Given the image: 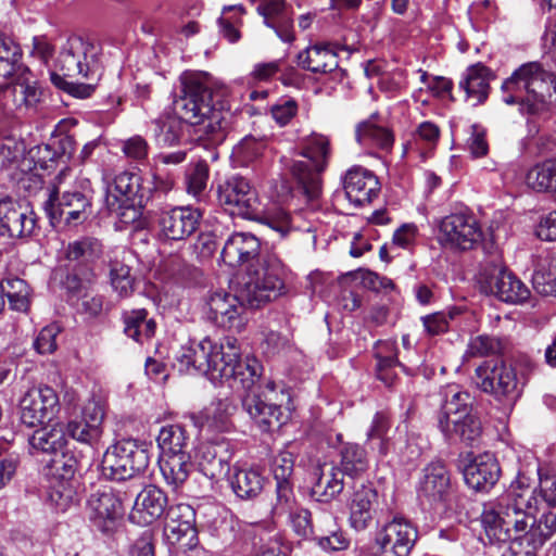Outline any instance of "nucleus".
Masks as SVG:
<instances>
[{"instance_id": "1", "label": "nucleus", "mask_w": 556, "mask_h": 556, "mask_svg": "<svg viewBox=\"0 0 556 556\" xmlns=\"http://www.w3.org/2000/svg\"><path fill=\"white\" fill-rule=\"evenodd\" d=\"M535 493L529 478L519 473L504 495L484 506L481 522L491 541H511L515 552L516 545L526 544L525 555L535 556L536 549L543 546L536 544V534L540 530L545 533V527L536 520L539 500Z\"/></svg>"}, {"instance_id": "2", "label": "nucleus", "mask_w": 556, "mask_h": 556, "mask_svg": "<svg viewBox=\"0 0 556 556\" xmlns=\"http://www.w3.org/2000/svg\"><path fill=\"white\" fill-rule=\"evenodd\" d=\"M174 109L180 121L194 127L197 139L204 144L222 143L230 129L231 113L216 99L207 74L185 73L180 77Z\"/></svg>"}, {"instance_id": "3", "label": "nucleus", "mask_w": 556, "mask_h": 556, "mask_svg": "<svg viewBox=\"0 0 556 556\" xmlns=\"http://www.w3.org/2000/svg\"><path fill=\"white\" fill-rule=\"evenodd\" d=\"M502 89L507 93L504 102L518 103L523 114L541 116L556 106V74L538 62L517 68L503 83Z\"/></svg>"}, {"instance_id": "4", "label": "nucleus", "mask_w": 556, "mask_h": 556, "mask_svg": "<svg viewBox=\"0 0 556 556\" xmlns=\"http://www.w3.org/2000/svg\"><path fill=\"white\" fill-rule=\"evenodd\" d=\"M300 155L306 160L293 161L292 178L307 202H316L323 192L321 173L331 154L330 139L318 132L304 137L300 143Z\"/></svg>"}, {"instance_id": "5", "label": "nucleus", "mask_w": 556, "mask_h": 556, "mask_svg": "<svg viewBox=\"0 0 556 556\" xmlns=\"http://www.w3.org/2000/svg\"><path fill=\"white\" fill-rule=\"evenodd\" d=\"M281 273L282 266L277 261L265 262L257 267L250 265L238 287L241 304L260 308L282 295L286 285Z\"/></svg>"}, {"instance_id": "6", "label": "nucleus", "mask_w": 556, "mask_h": 556, "mask_svg": "<svg viewBox=\"0 0 556 556\" xmlns=\"http://www.w3.org/2000/svg\"><path fill=\"white\" fill-rule=\"evenodd\" d=\"M101 46L78 35H71L62 45L56 62L60 73L70 78L99 80L102 75Z\"/></svg>"}, {"instance_id": "7", "label": "nucleus", "mask_w": 556, "mask_h": 556, "mask_svg": "<svg viewBox=\"0 0 556 556\" xmlns=\"http://www.w3.org/2000/svg\"><path fill=\"white\" fill-rule=\"evenodd\" d=\"M228 338L226 337L220 343H215L206 337L199 342H190L181 346L175 356L177 364L174 366H177L180 372L193 370L217 381L220 375L230 372V369L225 367Z\"/></svg>"}, {"instance_id": "8", "label": "nucleus", "mask_w": 556, "mask_h": 556, "mask_svg": "<svg viewBox=\"0 0 556 556\" xmlns=\"http://www.w3.org/2000/svg\"><path fill=\"white\" fill-rule=\"evenodd\" d=\"M290 400L289 390L283 384L266 380L262 391L247 393L242 397V407L255 425L267 432L281 426V407Z\"/></svg>"}, {"instance_id": "9", "label": "nucleus", "mask_w": 556, "mask_h": 556, "mask_svg": "<svg viewBox=\"0 0 556 556\" xmlns=\"http://www.w3.org/2000/svg\"><path fill=\"white\" fill-rule=\"evenodd\" d=\"M149 455L134 440H122L106 450L101 462L102 475L114 481H125L142 472Z\"/></svg>"}, {"instance_id": "10", "label": "nucleus", "mask_w": 556, "mask_h": 556, "mask_svg": "<svg viewBox=\"0 0 556 556\" xmlns=\"http://www.w3.org/2000/svg\"><path fill=\"white\" fill-rule=\"evenodd\" d=\"M482 239V228L472 213H452L440 222L438 240L446 249L469 251L478 247Z\"/></svg>"}, {"instance_id": "11", "label": "nucleus", "mask_w": 556, "mask_h": 556, "mask_svg": "<svg viewBox=\"0 0 556 556\" xmlns=\"http://www.w3.org/2000/svg\"><path fill=\"white\" fill-rule=\"evenodd\" d=\"M480 282L489 293L505 303L519 304L530 296L529 288L511 270L494 261L481 269Z\"/></svg>"}, {"instance_id": "12", "label": "nucleus", "mask_w": 556, "mask_h": 556, "mask_svg": "<svg viewBox=\"0 0 556 556\" xmlns=\"http://www.w3.org/2000/svg\"><path fill=\"white\" fill-rule=\"evenodd\" d=\"M217 197L219 204L229 210L231 214L256 219L262 213L257 192L244 177L231 176L219 184Z\"/></svg>"}, {"instance_id": "13", "label": "nucleus", "mask_w": 556, "mask_h": 556, "mask_svg": "<svg viewBox=\"0 0 556 556\" xmlns=\"http://www.w3.org/2000/svg\"><path fill=\"white\" fill-rule=\"evenodd\" d=\"M90 207L89 193L76 188L63 191L61 194L55 190L45 205V210L54 227L61 223L65 225L84 223L90 214Z\"/></svg>"}, {"instance_id": "14", "label": "nucleus", "mask_w": 556, "mask_h": 556, "mask_svg": "<svg viewBox=\"0 0 556 556\" xmlns=\"http://www.w3.org/2000/svg\"><path fill=\"white\" fill-rule=\"evenodd\" d=\"M226 346H228V352L226 353L225 367H228L230 372L220 375L218 380L231 379L245 390L247 393L262 391L266 380H271L263 376V365L254 357H247L244 361H241L240 349L236 338H228Z\"/></svg>"}, {"instance_id": "15", "label": "nucleus", "mask_w": 556, "mask_h": 556, "mask_svg": "<svg viewBox=\"0 0 556 556\" xmlns=\"http://www.w3.org/2000/svg\"><path fill=\"white\" fill-rule=\"evenodd\" d=\"M475 382L497 400L515 399L519 394L516 370L503 361H485L476 368Z\"/></svg>"}, {"instance_id": "16", "label": "nucleus", "mask_w": 556, "mask_h": 556, "mask_svg": "<svg viewBox=\"0 0 556 556\" xmlns=\"http://www.w3.org/2000/svg\"><path fill=\"white\" fill-rule=\"evenodd\" d=\"M417 540L416 528L402 517H394L375 535L379 556H408Z\"/></svg>"}, {"instance_id": "17", "label": "nucleus", "mask_w": 556, "mask_h": 556, "mask_svg": "<svg viewBox=\"0 0 556 556\" xmlns=\"http://www.w3.org/2000/svg\"><path fill=\"white\" fill-rule=\"evenodd\" d=\"M37 216L29 204L5 197L0 200V235L11 239L31 237Z\"/></svg>"}, {"instance_id": "18", "label": "nucleus", "mask_w": 556, "mask_h": 556, "mask_svg": "<svg viewBox=\"0 0 556 556\" xmlns=\"http://www.w3.org/2000/svg\"><path fill=\"white\" fill-rule=\"evenodd\" d=\"M202 220V212L192 206L164 210L157 217L159 237L164 241H184L192 236Z\"/></svg>"}, {"instance_id": "19", "label": "nucleus", "mask_w": 556, "mask_h": 556, "mask_svg": "<svg viewBox=\"0 0 556 556\" xmlns=\"http://www.w3.org/2000/svg\"><path fill=\"white\" fill-rule=\"evenodd\" d=\"M59 406L54 389L41 386L29 389L20 401L21 421L27 427H37L49 421Z\"/></svg>"}, {"instance_id": "20", "label": "nucleus", "mask_w": 556, "mask_h": 556, "mask_svg": "<svg viewBox=\"0 0 556 556\" xmlns=\"http://www.w3.org/2000/svg\"><path fill=\"white\" fill-rule=\"evenodd\" d=\"M88 518L98 531L113 533L124 515L122 501L112 490L92 493L87 503Z\"/></svg>"}, {"instance_id": "21", "label": "nucleus", "mask_w": 556, "mask_h": 556, "mask_svg": "<svg viewBox=\"0 0 556 556\" xmlns=\"http://www.w3.org/2000/svg\"><path fill=\"white\" fill-rule=\"evenodd\" d=\"M205 306L207 318L218 327L236 331L243 329L242 313L245 305L241 304L239 290H237V294L225 291L212 292L206 299Z\"/></svg>"}, {"instance_id": "22", "label": "nucleus", "mask_w": 556, "mask_h": 556, "mask_svg": "<svg viewBox=\"0 0 556 556\" xmlns=\"http://www.w3.org/2000/svg\"><path fill=\"white\" fill-rule=\"evenodd\" d=\"M418 497L430 506L446 503L453 492L451 475L442 462L428 464L418 485Z\"/></svg>"}, {"instance_id": "23", "label": "nucleus", "mask_w": 556, "mask_h": 556, "mask_svg": "<svg viewBox=\"0 0 556 556\" xmlns=\"http://www.w3.org/2000/svg\"><path fill=\"white\" fill-rule=\"evenodd\" d=\"M233 448L226 439L202 443L198 452L200 471L212 480H220L228 476Z\"/></svg>"}, {"instance_id": "24", "label": "nucleus", "mask_w": 556, "mask_h": 556, "mask_svg": "<svg viewBox=\"0 0 556 556\" xmlns=\"http://www.w3.org/2000/svg\"><path fill=\"white\" fill-rule=\"evenodd\" d=\"M343 188L349 201L357 206L368 204L380 191L377 176L363 166H353L343 177Z\"/></svg>"}, {"instance_id": "25", "label": "nucleus", "mask_w": 556, "mask_h": 556, "mask_svg": "<svg viewBox=\"0 0 556 556\" xmlns=\"http://www.w3.org/2000/svg\"><path fill=\"white\" fill-rule=\"evenodd\" d=\"M261 242L251 232H233L224 243L220 257L224 264L236 268L260 256Z\"/></svg>"}, {"instance_id": "26", "label": "nucleus", "mask_w": 556, "mask_h": 556, "mask_svg": "<svg viewBox=\"0 0 556 556\" xmlns=\"http://www.w3.org/2000/svg\"><path fill=\"white\" fill-rule=\"evenodd\" d=\"M379 495L371 485L361 484L352 494L349 509L350 526L356 531L366 530L372 522Z\"/></svg>"}, {"instance_id": "27", "label": "nucleus", "mask_w": 556, "mask_h": 556, "mask_svg": "<svg viewBox=\"0 0 556 556\" xmlns=\"http://www.w3.org/2000/svg\"><path fill=\"white\" fill-rule=\"evenodd\" d=\"M9 83L7 94L12 98V103H2L4 117H12L23 110L35 109L41 101L42 90L37 81L30 80L27 75L18 76Z\"/></svg>"}, {"instance_id": "28", "label": "nucleus", "mask_w": 556, "mask_h": 556, "mask_svg": "<svg viewBox=\"0 0 556 556\" xmlns=\"http://www.w3.org/2000/svg\"><path fill=\"white\" fill-rule=\"evenodd\" d=\"M168 498L161 489L149 485L137 495L129 519L137 525H150L165 513Z\"/></svg>"}, {"instance_id": "29", "label": "nucleus", "mask_w": 556, "mask_h": 556, "mask_svg": "<svg viewBox=\"0 0 556 556\" xmlns=\"http://www.w3.org/2000/svg\"><path fill=\"white\" fill-rule=\"evenodd\" d=\"M466 484L476 491H488L498 480L501 468L496 458L484 453L471 459L463 470Z\"/></svg>"}, {"instance_id": "30", "label": "nucleus", "mask_w": 556, "mask_h": 556, "mask_svg": "<svg viewBox=\"0 0 556 556\" xmlns=\"http://www.w3.org/2000/svg\"><path fill=\"white\" fill-rule=\"evenodd\" d=\"M164 531L169 540L180 542L187 538L191 543L197 536L194 509L186 503L169 506L165 513Z\"/></svg>"}, {"instance_id": "31", "label": "nucleus", "mask_w": 556, "mask_h": 556, "mask_svg": "<svg viewBox=\"0 0 556 556\" xmlns=\"http://www.w3.org/2000/svg\"><path fill=\"white\" fill-rule=\"evenodd\" d=\"M439 428L447 440H459L466 445L476 444L482 434L481 421L472 410L462 416L439 419Z\"/></svg>"}, {"instance_id": "32", "label": "nucleus", "mask_w": 556, "mask_h": 556, "mask_svg": "<svg viewBox=\"0 0 556 556\" xmlns=\"http://www.w3.org/2000/svg\"><path fill=\"white\" fill-rule=\"evenodd\" d=\"M96 456L91 446L78 448L70 443L51 460V467L63 480H70L76 471L88 469Z\"/></svg>"}, {"instance_id": "33", "label": "nucleus", "mask_w": 556, "mask_h": 556, "mask_svg": "<svg viewBox=\"0 0 556 556\" xmlns=\"http://www.w3.org/2000/svg\"><path fill=\"white\" fill-rule=\"evenodd\" d=\"M296 62L303 70L312 73L327 74L339 67L336 46L332 43H316L301 51Z\"/></svg>"}, {"instance_id": "34", "label": "nucleus", "mask_w": 556, "mask_h": 556, "mask_svg": "<svg viewBox=\"0 0 556 556\" xmlns=\"http://www.w3.org/2000/svg\"><path fill=\"white\" fill-rule=\"evenodd\" d=\"M315 482L312 486V495L321 503H329L344 489V472L339 466L324 464L314 472Z\"/></svg>"}, {"instance_id": "35", "label": "nucleus", "mask_w": 556, "mask_h": 556, "mask_svg": "<svg viewBox=\"0 0 556 556\" xmlns=\"http://www.w3.org/2000/svg\"><path fill=\"white\" fill-rule=\"evenodd\" d=\"M293 472V459L290 453H280L273 462V475L276 480V509L285 511L294 500L290 477Z\"/></svg>"}, {"instance_id": "36", "label": "nucleus", "mask_w": 556, "mask_h": 556, "mask_svg": "<svg viewBox=\"0 0 556 556\" xmlns=\"http://www.w3.org/2000/svg\"><path fill=\"white\" fill-rule=\"evenodd\" d=\"M102 254L101 242L92 237H83L72 241L64 249V258L70 263L67 266L79 268H92L93 264Z\"/></svg>"}, {"instance_id": "37", "label": "nucleus", "mask_w": 556, "mask_h": 556, "mask_svg": "<svg viewBox=\"0 0 556 556\" xmlns=\"http://www.w3.org/2000/svg\"><path fill=\"white\" fill-rule=\"evenodd\" d=\"M492 78L491 70L481 63L468 67L464 81H460V87L465 89L468 100L472 101L473 105L481 104L486 100Z\"/></svg>"}, {"instance_id": "38", "label": "nucleus", "mask_w": 556, "mask_h": 556, "mask_svg": "<svg viewBox=\"0 0 556 556\" xmlns=\"http://www.w3.org/2000/svg\"><path fill=\"white\" fill-rule=\"evenodd\" d=\"M160 468L167 485L173 491H178L193 469L191 455L190 453H178V455L162 456Z\"/></svg>"}, {"instance_id": "39", "label": "nucleus", "mask_w": 556, "mask_h": 556, "mask_svg": "<svg viewBox=\"0 0 556 556\" xmlns=\"http://www.w3.org/2000/svg\"><path fill=\"white\" fill-rule=\"evenodd\" d=\"M21 60L22 50L20 46L10 38H0V83L29 74Z\"/></svg>"}, {"instance_id": "40", "label": "nucleus", "mask_w": 556, "mask_h": 556, "mask_svg": "<svg viewBox=\"0 0 556 556\" xmlns=\"http://www.w3.org/2000/svg\"><path fill=\"white\" fill-rule=\"evenodd\" d=\"M355 135L357 142L364 147L389 150L394 142L392 131L376 122V114L371 115L369 119L359 123Z\"/></svg>"}, {"instance_id": "41", "label": "nucleus", "mask_w": 556, "mask_h": 556, "mask_svg": "<svg viewBox=\"0 0 556 556\" xmlns=\"http://www.w3.org/2000/svg\"><path fill=\"white\" fill-rule=\"evenodd\" d=\"M70 442L62 426L51 428L43 427L34 431L28 438V444L33 452H41L56 455L64 450Z\"/></svg>"}, {"instance_id": "42", "label": "nucleus", "mask_w": 556, "mask_h": 556, "mask_svg": "<svg viewBox=\"0 0 556 556\" xmlns=\"http://www.w3.org/2000/svg\"><path fill=\"white\" fill-rule=\"evenodd\" d=\"M123 321L125 334L138 343H143L155 333L156 324L148 318V312L144 308L125 311Z\"/></svg>"}, {"instance_id": "43", "label": "nucleus", "mask_w": 556, "mask_h": 556, "mask_svg": "<svg viewBox=\"0 0 556 556\" xmlns=\"http://www.w3.org/2000/svg\"><path fill=\"white\" fill-rule=\"evenodd\" d=\"M157 444L162 451V456L178 455V453H190V435L187 429L181 425L165 426L160 430Z\"/></svg>"}, {"instance_id": "44", "label": "nucleus", "mask_w": 556, "mask_h": 556, "mask_svg": "<svg viewBox=\"0 0 556 556\" xmlns=\"http://www.w3.org/2000/svg\"><path fill=\"white\" fill-rule=\"evenodd\" d=\"M443 404L439 419L462 416L472 410L470 394L458 384H447L442 390Z\"/></svg>"}, {"instance_id": "45", "label": "nucleus", "mask_w": 556, "mask_h": 556, "mask_svg": "<svg viewBox=\"0 0 556 556\" xmlns=\"http://www.w3.org/2000/svg\"><path fill=\"white\" fill-rule=\"evenodd\" d=\"M527 182L532 189L548 192L556 198V159L534 165L527 174Z\"/></svg>"}, {"instance_id": "46", "label": "nucleus", "mask_w": 556, "mask_h": 556, "mask_svg": "<svg viewBox=\"0 0 556 556\" xmlns=\"http://www.w3.org/2000/svg\"><path fill=\"white\" fill-rule=\"evenodd\" d=\"M0 292L9 299L12 309L26 312L30 304V288L27 282L21 278H5L0 282Z\"/></svg>"}, {"instance_id": "47", "label": "nucleus", "mask_w": 556, "mask_h": 556, "mask_svg": "<svg viewBox=\"0 0 556 556\" xmlns=\"http://www.w3.org/2000/svg\"><path fill=\"white\" fill-rule=\"evenodd\" d=\"M395 345L393 342H379L376 346L377 377L386 386H393L396 375L392 371L394 366L400 365L395 354Z\"/></svg>"}, {"instance_id": "48", "label": "nucleus", "mask_w": 556, "mask_h": 556, "mask_svg": "<svg viewBox=\"0 0 556 556\" xmlns=\"http://www.w3.org/2000/svg\"><path fill=\"white\" fill-rule=\"evenodd\" d=\"M264 479L252 469H239L231 479V488L240 498H253L263 489Z\"/></svg>"}, {"instance_id": "49", "label": "nucleus", "mask_w": 556, "mask_h": 556, "mask_svg": "<svg viewBox=\"0 0 556 556\" xmlns=\"http://www.w3.org/2000/svg\"><path fill=\"white\" fill-rule=\"evenodd\" d=\"M340 468L348 476H358L368 468V457L365 448L357 443H346L340 452Z\"/></svg>"}, {"instance_id": "50", "label": "nucleus", "mask_w": 556, "mask_h": 556, "mask_svg": "<svg viewBox=\"0 0 556 556\" xmlns=\"http://www.w3.org/2000/svg\"><path fill=\"white\" fill-rule=\"evenodd\" d=\"M141 178L134 173L123 172L114 178L113 186L109 188L108 195L115 194L119 201H134L143 199L140 193Z\"/></svg>"}, {"instance_id": "51", "label": "nucleus", "mask_w": 556, "mask_h": 556, "mask_svg": "<svg viewBox=\"0 0 556 556\" xmlns=\"http://www.w3.org/2000/svg\"><path fill=\"white\" fill-rule=\"evenodd\" d=\"M102 428L94 425H90L83 419L79 421H70L67 424V433L76 441V444L91 446L94 451V445L99 442L102 437Z\"/></svg>"}, {"instance_id": "52", "label": "nucleus", "mask_w": 556, "mask_h": 556, "mask_svg": "<svg viewBox=\"0 0 556 556\" xmlns=\"http://www.w3.org/2000/svg\"><path fill=\"white\" fill-rule=\"evenodd\" d=\"M106 205L110 212L115 213L123 223H132L142 214L143 199L124 202L111 193L106 195Z\"/></svg>"}, {"instance_id": "53", "label": "nucleus", "mask_w": 556, "mask_h": 556, "mask_svg": "<svg viewBox=\"0 0 556 556\" xmlns=\"http://www.w3.org/2000/svg\"><path fill=\"white\" fill-rule=\"evenodd\" d=\"M533 286L543 295H556V252L548 258L546 268L534 273Z\"/></svg>"}, {"instance_id": "54", "label": "nucleus", "mask_w": 556, "mask_h": 556, "mask_svg": "<svg viewBox=\"0 0 556 556\" xmlns=\"http://www.w3.org/2000/svg\"><path fill=\"white\" fill-rule=\"evenodd\" d=\"M210 168L205 161L200 160L191 165L186 174L187 191L193 197H200L207 186Z\"/></svg>"}, {"instance_id": "55", "label": "nucleus", "mask_w": 556, "mask_h": 556, "mask_svg": "<svg viewBox=\"0 0 556 556\" xmlns=\"http://www.w3.org/2000/svg\"><path fill=\"white\" fill-rule=\"evenodd\" d=\"M110 279L113 289L118 292L121 296H128L134 290V278L130 275V267L118 262L113 261L110 264Z\"/></svg>"}, {"instance_id": "56", "label": "nucleus", "mask_w": 556, "mask_h": 556, "mask_svg": "<svg viewBox=\"0 0 556 556\" xmlns=\"http://www.w3.org/2000/svg\"><path fill=\"white\" fill-rule=\"evenodd\" d=\"M293 503H291L290 508H287L285 511L277 510L276 505L274 506V511L276 514H286L289 513L290 515V522L292 526L293 531L300 536V538H308L313 534V526L311 520V513L307 509L300 508L296 510H293Z\"/></svg>"}, {"instance_id": "57", "label": "nucleus", "mask_w": 556, "mask_h": 556, "mask_svg": "<svg viewBox=\"0 0 556 556\" xmlns=\"http://www.w3.org/2000/svg\"><path fill=\"white\" fill-rule=\"evenodd\" d=\"M67 76H64L62 73L52 72L51 73V83L59 89L66 91L71 96L76 98L85 99L90 97L94 89L96 83H73L66 80Z\"/></svg>"}, {"instance_id": "58", "label": "nucleus", "mask_w": 556, "mask_h": 556, "mask_svg": "<svg viewBox=\"0 0 556 556\" xmlns=\"http://www.w3.org/2000/svg\"><path fill=\"white\" fill-rule=\"evenodd\" d=\"M501 350L502 344L498 339L486 334H481L470 340L467 354L473 357H484L496 354Z\"/></svg>"}, {"instance_id": "59", "label": "nucleus", "mask_w": 556, "mask_h": 556, "mask_svg": "<svg viewBox=\"0 0 556 556\" xmlns=\"http://www.w3.org/2000/svg\"><path fill=\"white\" fill-rule=\"evenodd\" d=\"M539 488L542 500L548 505L556 504V471L549 468L538 469Z\"/></svg>"}, {"instance_id": "60", "label": "nucleus", "mask_w": 556, "mask_h": 556, "mask_svg": "<svg viewBox=\"0 0 556 556\" xmlns=\"http://www.w3.org/2000/svg\"><path fill=\"white\" fill-rule=\"evenodd\" d=\"M23 142L12 137L4 138L0 143V166L9 167L18 162L24 155Z\"/></svg>"}, {"instance_id": "61", "label": "nucleus", "mask_w": 556, "mask_h": 556, "mask_svg": "<svg viewBox=\"0 0 556 556\" xmlns=\"http://www.w3.org/2000/svg\"><path fill=\"white\" fill-rule=\"evenodd\" d=\"M76 142L72 136H62L52 139L49 143L45 144L40 151L50 153L53 150L52 156H49L51 162L59 159H70L75 151Z\"/></svg>"}, {"instance_id": "62", "label": "nucleus", "mask_w": 556, "mask_h": 556, "mask_svg": "<svg viewBox=\"0 0 556 556\" xmlns=\"http://www.w3.org/2000/svg\"><path fill=\"white\" fill-rule=\"evenodd\" d=\"M61 329L56 324L43 327L38 333L34 348L39 354H51L56 350V337Z\"/></svg>"}, {"instance_id": "63", "label": "nucleus", "mask_w": 556, "mask_h": 556, "mask_svg": "<svg viewBox=\"0 0 556 556\" xmlns=\"http://www.w3.org/2000/svg\"><path fill=\"white\" fill-rule=\"evenodd\" d=\"M71 270L64 281L66 289L71 292H79L85 289L94 276L92 268L71 266Z\"/></svg>"}, {"instance_id": "64", "label": "nucleus", "mask_w": 556, "mask_h": 556, "mask_svg": "<svg viewBox=\"0 0 556 556\" xmlns=\"http://www.w3.org/2000/svg\"><path fill=\"white\" fill-rule=\"evenodd\" d=\"M298 102L293 99H280L270 109L275 122L279 126L288 125L298 113Z\"/></svg>"}]
</instances>
